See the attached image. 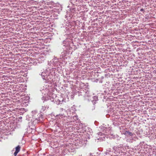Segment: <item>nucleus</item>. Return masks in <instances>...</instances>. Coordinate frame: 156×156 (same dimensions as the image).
<instances>
[{"mask_svg": "<svg viewBox=\"0 0 156 156\" xmlns=\"http://www.w3.org/2000/svg\"><path fill=\"white\" fill-rule=\"evenodd\" d=\"M124 135H130V136H132L133 134L131 132H130L129 131H126L124 133Z\"/></svg>", "mask_w": 156, "mask_h": 156, "instance_id": "f03ea898", "label": "nucleus"}, {"mask_svg": "<svg viewBox=\"0 0 156 156\" xmlns=\"http://www.w3.org/2000/svg\"><path fill=\"white\" fill-rule=\"evenodd\" d=\"M20 147L19 145H18L16 147V151L14 154V156H16L17 153L20 151Z\"/></svg>", "mask_w": 156, "mask_h": 156, "instance_id": "f257e3e1", "label": "nucleus"}, {"mask_svg": "<svg viewBox=\"0 0 156 156\" xmlns=\"http://www.w3.org/2000/svg\"><path fill=\"white\" fill-rule=\"evenodd\" d=\"M144 10V9H141L140 10L141 11H143Z\"/></svg>", "mask_w": 156, "mask_h": 156, "instance_id": "7ed1b4c3", "label": "nucleus"}]
</instances>
